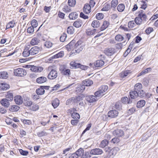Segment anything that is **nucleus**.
<instances>
[{"label":"nucleus","instance_id":"1","mask_svg":"<svg viewBox=\"0 0 158 158\" xmlns=\"http://www.w3.org/2000/svg\"><path fill=\"white\" fill-rule=\"evenodd\" d=\"M48 71L50 72L48 76V78L49 79H54L57 76V72L52 66H49L47 69Z\"/></svg>","mask_w":158,"mask_h":158},{"label":"nucleus","instance_id":"2","mask_svg":"<svg viewBox=\"0 0 158 158\" xmlns=\"http://www.w3.org/2000/svg\"><path fill=\"white\" fill-rule=\"evenodd\" d=\"M108 89L107 85H102L99 88V91L95 92V95L98 98L102 97L103 95V93L106 92Z\"/></svg>","mask_w":158,"mask_h":158},{"label":"nucleus","instance_id":"3","mask_svg":"<svg viewBox=\"0 0 158 158\" xmlns=\"http://www.w3.org/2000/svg\"><path fill=\"white\" fill-rule=\"evenodd\" d=\"M15 75L19 77H23L27 74V71L24 69L18 68L14 70Z\"/></svg>","mask_w":158,"mask_h":158},{"label":"nucleus","instance_id":"4","mask_svg":"<svg viewBox=\"0 0 158 158\" xmlns=\"http://www.w3.org/2000/svg\"><path fill=\"white\" fill-rule=\"evenodd\" d=\"M84 46V44L81 41H78L75 45V51L77 53L80 52L83 50Z\"/></svg>","mask_w":158,"mask_h":158},{"label":"nucleus","instance_id":"5","mask_svg":"<svg viewBox=\"0 0 158 158\" xmlns=\"http://www.w3.org/2000/svg\"><path fill=\"white\" fill-rule=\"evenodd\" d=\"M41 51L40 47L34 46L30 50V53L31 55H34L39 53Z\"/></svg>","mask_w":158,"mask_h":158},{"label":"nucleus","instance_id":"6","mask_svg":"<svg viewBox=\"0 0 158 158\" xmlns=\"http://www.w3.org/2000/svg\"><path fill=\"white\" fill-rule=\"evenodd\" d=\"M103 153V151L99 148L92 149L90 151V154L93 155H100Z\"/></svg>","mask_w":158,"mask_h":158},{"label":"nucleus","instance_id":"7","mask_svg":"<svg viewBox=\"0 0 158 158\" xmlns=\"http://www.w3.org/2000/svg\"><path fill=\"white\" fill-rule=\"evenodd\" d=\"M139 16L142 19L143 23L147 21L148 19L147 16L146 14L143 13V10H140L139 12Z\"/></svg>","mask_w":158,"mask_h":158},{"label":"nucleus","instance_id":"8","mask_svg":"<svg viewBox=\"0 0 158 158\" xmlns=\"http://www.w3.org/2000/svg\"><path fill=\"white\" fill-rule=\"evenodd\" d=\"M115 52V51L114 48H106L104 50V53L108 56H111Z\"/></svg>","mask_w":158,"mask_h":158},{"label":"nucleus","instance_id":"9","mask_svg":"<svg viewBox=\"0 0 158 158\" xmlns=\"http://www.w3.org/2000/svg\"><path fill=\"white\" fill-rule=\"evenodd\" d=\"M108 116L111 118H115L118 115V112L116 110H112L108 112Z\"/></svg>","mask_w":158,"mask_h":158},{"label":"nucleus","instance_id":"10","mask_svg":"<svg viewBox=\"0 0 158 158\" xmlns=\"http://www.w3.org/2000/svg\"><path fill=\"white\" fill-rule=\"evenodd\" d=\"M113 134L114 135L119 137H121L124 135V132L122 130L117 129L113 132Z\"/></svg>","mask_w":158,"mask_h":158},{"label":"nucleus","instance_id":"11","mask_svg":"<svg viewBox=\"0 0 158 158\" xmlns=\"http://www.w3.org/2000/svg\"><path fill=\"white\" fill-rule=\"evenodd\" d=\"M14 100L16 104L18 105L22 104L23 102L22 98L19 95H17L15 97Z\"/></svg>","mask_w":158,"mask_h":158},{"label":"nucleus","instance_id":"12","mask_svg":"<svg viewBox=\"0 0 158 158\" xmlns=\"http://www.w3.org/2000/svg\"><path fill=\"white\" fill-rule=\"evenodd\" d=\"M43 70V68L41 67H36L32 65L31 68V70L35 72L39 73Z\"/></svg>","mask_w":158,"mask_h":158},{"label":"nucleus","instance_id":"13","mask_svg":"<svg viewBox=\"0 0 158 158\" xmlns=\"http://www.w3.org/2000/svg\"><path fill=\"white\" fill-rule=\"evenodd\" d=\"M97 98L96 95H90L86 97V100L89 102H93L97 100Z\"/></svg>","mask_w":158,"mask_h":158},{"label":"nucleus","instance_id":"14","mask_svg":"<svg viewBox=\"0 0 158 158\" xmlns=\"http://www.w3.org/2000/svg\"><path fill=\"white\" fill-rule=\"evenodd\" d=\"M9 100L6 98L2 99L0 102L1 104L6 107H8L10 105Z\"/></svg>","mask_w":158,"mask_h":158},{"label":"nucleus","instance_id":"15","mask_svg":"<svg viewBox=\"0 0 158 158\" xmlns=\"http://www.w3.org/2000/svg\"><path fill=\"white\" fill-rule=\"evenodd\" d=\"M84 96L83 95L81 94L78 96L73 97L74 99V103H77L80 101L82 100Z\"/></svg>","mask_w":158,"mask_h":158},{"label":"nucleus","instance_id":"16","mask_svg":"<svg viewBox=\"0 0 158 158\" xmlns=\"http://www.w3.org/2000/svg\"><path fill=\"white\" fill-rule=\"evenodd\" d=\"M104 62L102 60H98L94 63V65L95 67H101L103 66Z\"/></svg>","mask_w":158,"mask_h":158},{"label":"nucleus","instance_id":"17","mask_svg":"<svg viewBox=\"0 0 158 158\" xmlns=\"http://www.w3.org/2000/svg\"><path fill=\"white\" fill-rule=\"evenodd\" d=\"M91 7L88 4H86L83 7V11L86 14H88L91 11Z\"/></svg>","mask_w":158,"mask_h":158},{"label":"nucleus","instance_id":"18","mask_svg":"<svg viewBox=\"0 0 158 158\" xmlns=\"http://www.w3.org/2000/svg\"><path fill=\"white\" fill-rule=\"evenodd\" d=\"M10 88V86L7 83H2L0 84V90H6Z\"/></svg>","mask_w":158,"mask_h":158},{"label":"nucleus","instance_id":"19","mask_svg":"<svg viewBox=\"0 0 158 158\" xmlns=\"http://www.w3.org/2000/svg\"><path fill=\"white\" fill-rule=\"evenodd\" d=\"M82 84L85 86H90L93 84V81L89 79H86L82 81Z\"/></svg>","mask_w":158,"mask_h":158},{"label":"nucleus","instance_id":"20","mask_svg":"<svg viewBox=\"0 0 158 158\" xmlns=\"http://www.w3.org/2000/svg\"><path fill=\"white\" fill-rule=\"evenodd\" d=\"M83 23L82 20L77 19L73 23V26L77 28L81 27Z\"/></svg>","mask_w":158,"mask_h":158},{"label":"nucleus","instance_id":"21","mask_svg":"<svg viewBox=\"0 0 158 158\" xmlns=\"http://www.w3.org/2000/svg\"><path fill=\"white\" fill-rule=\"evenodd\" d=\"M131 73V72L130 70H125L122 72L120 74V76L122 78H124L127 77L128 75L130 74Z\"/></svg>","mask_w":158,"mask_h":158},{"label":"nucleus","instance_id":"22","mask_svg":"<svg viewBox=\"0 0 158 158\" xmlns=\"http://www.w3.org/2000/svg\"><path fill=\"white\" fill-rule=\"evenodd\" d=\"M47 80V79L46 77H41L36 79V82L38 83L41 84L45 82Z\"/></svg>","mask_w":158,"mask_h":158},{"label":"nucleus","instance_id":"23","mask_svg":"<svg viewBox=\"0 0 158 158\" xmlns=\"http://www.w3.org/2000/svg\"><path fill=\"white\" fill-rule=\"evenodd\" d=\"M29 52L30 50H29L28 47H26L23 52V55L25 57L28 56H29L30 55V53Z\"/></svg>","mask_w":158,"mask_h":158},{"label":"nucleus","instance_id":"24","mask_svg":"<svg viewBox=\"0 0 158 158\" xmlns=\"http://www.w3.org/2000/svg\"><path fill=\"white\" fill-rule=\"evenodd\" d=\"M62 73L64 74L67 76H69L70 74V70L69 69H66L65 68L63 67V68L60 69Z\"/></svg>","mask_w":158,"mask_h":158},{"label":"nucleus","instance_id":"25","mask_svg":"<svg viewBox=\"0 0 158 158\" xmlns=\"http://www.w3.org/2000/svg\"><path fill=\"white\" fill-rule=\"evenodd\" d=\"M23 103L25 106H30L32 104V102L29 98H24Z\"/></svg>","mask_w":158,"mask_h":158},{"label":"nucleus","instance_id":"26","mask_svg":"<svg viewBox=\"0 0 158 158\" xmlns=\"http://www.w3.org/2000/svg\"><path fill=\"white\" fill-rule=\"evenodd\" d=\"M52 103L54 108H56L59 105L60 101L57 98H56L52 102Z\"/></svg>","mask_w":158,"mask_h":158},{"label":"nucleus","instance_id":"27","mask_svg":"<svg viewBox=\"0 0 158 158\" xmlns=\"http://www.w3.org/2000/svg\"><path fill=\"white\" fill-rule=\"evenodd\" d=\"M36 93L38 95H42L45 92L44 88L41 86L40 87L36 90Z\"/></svg>","mask_w":158,"mask_h":158},{"label":"nucleus","instance_id":"28","mask_svg":"<svg viewBox=\"0 0 158 158\" xmlns=\"http://www.w3.org/2000/svg\"><path fill=\"white\" fill-rule=\"evenodd\" d=\"M19 109V107L17 106L13 105L11 106L9 108V110L12 112L17 111H18Z\"/></svg>","mask_w":158,"mask_h":158},{"label":"nucleus","instance_id":"29","mask_svg":"<svg viewBox=\"0 0 158 158\" xmlns=\"http://www.w3.org/2000/svg\"><path fill=\"white\" fill-rule=\"evenodd\" d=\"M142 85L140 83H138L136 84L134 86V90L136 91L137 92L139 90L142 89Z\"/></svg>","mask_w":158,"mask_h":158},{"label":"nucleus","instance_id":"30","mask_svg":"<svg viewBox=\"0 0 158 158\" xmlns=\"http://www.w3.org/2000/svg\"><path fill=\"white\" fill-rule=\"evenodd\" d=\"M145 102L144 100H140L138 102L137 104V107L138 108H141L144 106Z\"/></svg>","mask_w":158,"mask_h":158},{"label":"nucleus","instance_id":"31","mask_svg":"<svg viewBox=\"0 0 158 158\" xmlns=\"http://www.w3.org/2000/svg\"><path fill=\"white\" fill-rule=\"evenodd\" d=\"M100 23L98 20L93 21L91 24V26L94 28H97L100 26Z\"/></svg>","mask_w":158,"mask_h":158},{"label":"nucleus","instance_id":"32","mask_svg":"<svg viewBox=\"0 0 158 158\" xmlns=\"http://www.w3.org/2000/svg\"><path fill=\"white\" fill-rule=\"evenodd\" d=\"M8 76V74L6 71L0 72V78L2 79H6Z\"/></svg>","mask_w":158,"mask_h":158},{"label":"nucleus","instance_id":"33","mask_svg":"<svg viewBox=\"0 0 158 158\" xmlns=\"http://www.w3.org/2000/svg\"><path fill=\"white\" fill-rule=\"evenodd\" d=\"M130 95L131 98L134 99L138 96L137 91L134 90L130 92Z\"/></svg>","mask_w":158,"mask_h":158},{"label":"nucleus","instance_id":"34","mask_svg":"<svg viewBox=\"0 0 158 158\" xmlns=\"http://www.w3.org/2000/svg\"><path fill=\"white\" fill-rule=\"evenodd\" d=\"M40 40L35 37L33 38L30 42V44L32 45L37 44L39 43Z\"/></svg>","mask_w":158,"mask_h":158},{"label":"nucleus","instance_id":"35","mask_svg":"<svg viewBox=\"0 0 158 158\" xmlns=\"http://www.w3.org/2000/svg\"><path fill=\"white\" fill-rule=\"evenodd\" d=\"M78 15L76 12H73L70 14L69 17L70 19H75L77 18Z\"/></svg>","mask_w":158,"mask_h":158},{"label":"nucleus","instance_id":"36","mask_svg":"<svg viewBox=\"0 0 158 158\" xmlns=\"http://www.w3.org/2000/svg\"><path fill=\"white\" fill-rule=\"evenodd\" d=\"M119 150V148L118 147H114L111 149L110 151V154L113 155L115 156Z\"/></svg>","mask_w":158,"mask_h":158},{"label":"nucleus","instance_id":"37","mask_svg":"<svg viewBox=\"0 0 158 158\" xmlns=\"http://www.w3.org/2000/svg\"><path fill=\"white\" fill-rule=\"evenodd\" d=\"M108 143L109 142L108 140H103L101 142L100 145V147L102 148H104L108 144Z\"/></svg>","mask_w":158,"mask_h":158},{"label":"nucleus","instance_id":"38","mask_svg":"<svg viewBox=\"0 0 158 158\" xmlns=\"http://www.w3.org/2000/svg\"><path fill=\"white\" fill-rule=\"evenodd\" d=\"M109 24V23L107 21H105L103 22L102 25L101 27V30L103 31L106 28Z\"/></svg>","mask_w":158,"mask_h":158},{"label":"nucleus","instance_id":"39","mask_svg":"<svg viewBox=\"0 0 158 158\" xmlns=\"http://www.w3.org/2000/svg\"><path fill=\"white\" fill-rule=\"evenodd\" d=\"M135 23L138 25H140L141 23H143L142 19L139 16V15L137 17L135 18Z\"/></svg>","mask_w":158,"mask_h":158},{"label":"nucleus","instance_id":"40","mask_svg":"<svg viewBox=\"0 0 158 158\" xmlns=\"http://www.w3.org/2000/svg\"><path fill=\"white\" fill-rule=\"evenodd\" d=\"M85 86L83 84L78 85L77 88V90L79 92H82L85 89Z\"/></svg>","mask_w":158,"mask_h":158},{"label":"nucleus","instance_id":"41","mask_svg":"<svg viewBox=\"0 0 158 158\" xmlns=\"http://www.w3.org/2000/svg\"><path fill=\"white\" fill-rule=\"evenodd\" d=\"M15 25L14 21H11L8 23L6 26V29H8L13 27Z\"/></svg>","mask_w":158,"mask_h":158},{"label":"nucleus","instance_id":"42","mask_svg":"<svg viewBox=\"0 0 158 158\" xmlns=\"http://www.w3.org/2000/svg\"><path fill=\"white\" fill-rule=\"evenodd\" d=\"M71 117L74 119L78 120L80 118V115L77 113L73 112L71 114Z\"/></svg>","mask_w":158,"mask_h":158},{"label":"nucleus","instance_id":"43","mask_svg":"<svg viewBox=\"0 0 158 158\" xmlns=\"http://www.w3.org/2000/svg\"><path fill=\"white\" fill-rule=\"evenodd\" d=\"M67 33L70 34H72L74 32V29L73 26H70L68 27L67 30Z\"/></svg>","mask_w":158,"mask_h":158},{"label":"nucleus","instance_id":"44","mask_svg":"<svg viewBox=\"0 0 158 158\" xmlns=\"http://www.w3.org/2000/svg\"><path fill=\"white\" fill-rule=\"evenodd\" d=\"M64 55V53L63 51H60L57 54L55 55L52 56L53 58H57L59 57H61Z\"/></svg>","mask_w":158,"mask_h":158},{"label":"nucleus","instance_id":"45","mask_svg":"<svg viewBox=\"0 0 158 158\" xmlns=\"http://www.w3.org/2000/svg\"><path fill=\"white\" fill-rule=\"evenodd\" d=\"M125 8L124 5L122 4H119L117 7V9L119 12H122L123 11Z\"/></svg>","mask_w":158,"mask_h":158},{"label":"nucleus","instance_id":"46","mask_svg":"<svg viewBox=\"0 0 158 158\" xmlns=\"http://www.w3.org/2000/svg\"><path fill=\"white\" fill-rule=\"evenodd\" d=\"M115 40L118 42L123 41L124 39V37L121 35H118L115 36Z\"/></svg>","mask_w":158,"mask_h":158},{"label":"nucleus","instance_id":"47","mask_svg":"<svg viewBox=\"0 0 158 158\" xmlns=\"http://www.w3.org/2000/svg\"><path fill=\"white\" fill-rule=\"evenodd\" d=\"M128 27L131 29L135 27L136 26V23L134 21H130L128 24Z\"/></svg>","mask_w":158,"mask_h":158},{"label":"nucleus","instance_id":"48","mask_svg":"<svg viewBox=\"0 0 158 158\" xmlns=\"http://www.w3.org/2000/svg\"><path fill=\"white\" fill-rule=\"evenodd\" d=\"M96 30L95 29H93L92 30L89 29L87 30L86 32L88 35H92L94 34L95 33Z\"/></svg>","mask_w":158,"mask_h":158},{"label":"nucleus","instance_id":"49","mask_svg":"<svg viewBox=\"0 0 158 158\" xmlns=\"http://www.w3.org/2000/svg\"><path fill=\"white\" fill-rule=\"evenodd\" d=\"M6 97L8 98L9 101H12L13 99V95L12 93L8 92L6 95Z\"/></svg>","mask_w":158,"mask_h":158},{"label":"nucleus","instance_id":"50","mask_svg":"<svg viewBox=\"0 0 158 158\" xmlns=\"http://www.w3.org/2000/svg\"><path fill=\"white\" fill-rule=\"evenodd\" d=\"M44 45L46 48H49L52 47V43L50 41H47L45 43Z\"/></svg>","mask_w":158,"mask_h":158},{"label":"nucleus","instance_id":"51","mask_svg":"<svg viewBox=\"0 0 158 158\" xmlns=\"http://www.w3.org/2000/svg\"><path fill=\"white\" fill-rule=\"evenodd\" d=\"M84 150L81 148L79 149L76 152V153L78 156H81L84 153Z\"/></svg>","mask_w":158,"mask_h":158},{"label":"nucleus","instance_id":"52","mask_svg":"<svg viewBox=\"0 0 158 158\" xmlns=\"http://www.w3.org/2000/svg\"><path fill=\"white\" fill-rule=\"evenodd\" d=\"M63 10L64 12H68L71 11V9L68 6L66 5L63 8Z\"/></svg>","mask_w":158,"mask_h":158},{"label":"nucleus","instance_id":"53","mask_svg":"<svg viewBox=\"0 0 158 158\" xmlns=\"http://www.w3.org/2000/svg\"><path fill=\"white\" fill-rule=\"evenodd\" d=\"M75 0H69L68 3L69 6L71 7H73L76 4Z\"/></svg>","mask_w":158,"mask_h":158},{"label":"nucleus","instance_id":"54","mask_svg":"<svg viewBox=\"0 0 158 158\" xmlns=\"http://www.w3.org/2000/svg\"><path fill=\"white\" fill-rule=\"evenodd\" d=\"M74 100H75L73 97L68 99L66 102V105H69L72 103H74Z\"/></svg>","mask_w":158,"mask_h":158},{"label":"nucleus","instance_id":"55","mask_svg":"<svg viewBox=\"0 0 158 158\" xmlns=\"http://www.w3.org/2000/svg\"><path fill=\"white\" fill-rule=\"evenodd\" d=\"M118 4V1L117 0H112L111 3L112 7L115 8Z\"/></svg>","mask_w":158,"mask_h":158},{"label":"nucleus","instance_id":"56","mask_svg":"<svg viewBox=\"0 0 158 158\" xmlns=\"http://www.w3.org/2000/svg\"><path fill=\"white\" fill-rule=\"evenodd\" d=\"M78 64H79V63H76L74 61H72L70 63V66L71 67H72L73 68H78V67H77Z\"/></svg>","mask_w":158,"mask_h":158},{"label":"nucleus","instance_id":"57","mask_svg":"<svg viewBox=\"0 0 158 158\" xmlns=\"http://www.w3.org/2000/svg\"><path fill=\"white\" fill-rule=\"evenodd\" d=\"M73 42L72 41L66 46V48L67 49L68 51H70L73 48Z\"/></svg>","mask_w":158,"mask_h":158},{"label":"nucleus","instance_id":"58","mask_svg":"<svg viewBox=\"0 0 158 158\" xmlns=\"http://www.w3.org/2000/svg\"><path fill=\"white\" fill-rule=\"evenodd\" d=\"M77 67H78V68H80L81 69L85 70L87 69L88 68V66L81 65V64L80 63L79 64H78Z\"/></svg>","mask_w":158,"mask_h":158},{"label":"nucleus","instance_id":"59","mask_svg":"<svg viewBox=\"0 0 158 158\" xmlns=\"http://www.w3.org/2000/svg\"><path fill=\"white\" fill-rule=\"evenodd\" d=\"M31 24L32 26L36 27L38 25L37 21L35 19L32 20L31 22Z\"/></svg>","mask_w":158,"mask_h":158},{"label":"nucleus","instance_id":"60","mask_svg":"<svg viewBox=\"0 0 158 158\" xmlns=\"http://www.w3.org/2000/svg\"><path fill=\"white\" fill-rule=\"evenodd\" d=\"M66 37V34L65 33H63L60 37V41L62 42L64 41Z\"/></svg>","mask_w":158,"mask_h":158},{"label":"nucleus","instance_id":"61","mask_svg":"<svg viewBox=\"0 0 158 158\" xmlns=\"http://www.w3.org/2000/svg\"><path fill=\"white\" fill-rule=\"evenodd\" d=\"M39 106L37 104L33 105L31 107V109L33 111H36L39 109Z\"/></svg>","mask_w":158,"mask_h":158},{"label":"nucleus","instance_id":"62","mask_svg":"<svg viewBox=\"0 0 158 158\" xmlns=\"http://www.w3.org/2000/svg\"><path fill=\"white\" fill-rule=\"evenodd\" d=\"M34 27L33 26L29 27L27 29V32L30 34L32 33L34 31Z\"/></svg>","mask_w":158,"mask_h":158},{"label":"nucleus","instance_id":"63","mask_svg":"<svg viewBox=\"0 0 158 158\" xmlns=\"http://www.w3.org/2000/svg\"><path fill=\"white\" fill-rule=\"evenodd\" d=\"M110 8V6L108 4L105 5L104 6L102 9V11H108Z\"/></svg>","mask_w":158,"mask_h":158},{"label":"nucleus","instance_id":"64","mask_svg":"<svg viewBox=\"0 0 158 158\" xmlns=\"http://www.w3.org/2000/svg\"><path fill=\"white\" fill-rule=\"evenodd\" d=\"M103 15L102 13H98L96 15V18L98 20H100L103 18Z\"/></svg>","mask_w":158,"mask_h":158}]
</instances>
